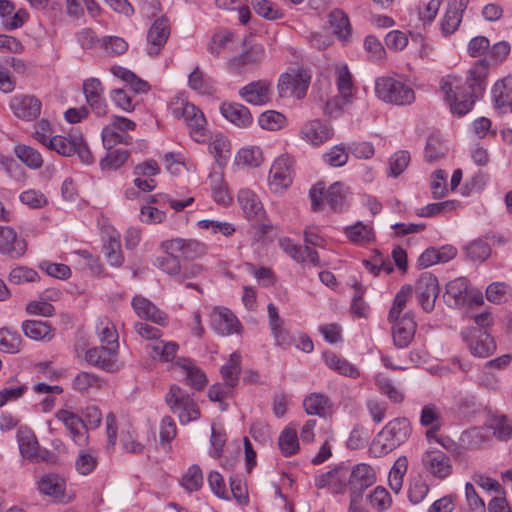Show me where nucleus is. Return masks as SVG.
Segmentation results:
<instances>
[{
  "label": "nucleus",
  "mask_w": 512,
  "mask_h": 512,
  "mask_svg": "<svg viewBox=\"0 0 512 512\" xmlns=\"http://www.w3.org/2000/svg\"><path fill=\"white\" fill-rule=\"evenodd\" d=\"M376 481L374 469L365 463L357 464L349 472L348 485L351 492V499L356 498L359 502L362 493Z\"/></svg>",
  "instance_id": "13"
},
{
  "label": "nucleus",
  "mask_w": 512,
  "mask_h": 512,
  "mask_svg": "<svg viewBox=\"0 0 512 512\" xmlns=\"http://www.w3.org/2000/svg\"><path fill=\"white\" fill-rule=\"evenodd\" d=\"M264 56V46L253 38L246 37L242 41L241 52L228 60V68L235 73H241L257 67L264 59Z\"/></svg>",
  "instance_id": "7"
},
{
  "label": "nucleus",
  "mask_w": 512,
  "mask_h": 512,
  "mask_svg": "<svg viewBox=\"0 0 512 512\" xmlns=\"http://www.w3.org/2000/svg\"><path fill=\"white\" fill-rule=\"evenodd\" d=\"M56 417L61 421L69 431L72 440L78 445H82L87 440L85 424L82 418L68 410H59Z\"/></svg>",
  "instance_id": "27"
},
{
  "label": "nucleus",
  "mask_w": 512,
  "mask_h": 512,
  "mask_svg": "<svg viewBox=\"0 0 512 512\" xmlns=\"http://www.w3.org/2000/svg\"><path fill=\"white\" fill-rule=\"evenodd\" d=\"M0 252L11 258H19L26 252V242L8 226H0Z\"/></svg>",
  "instance_id": "19"
},
{
  "label": "nucleus",
  "mask_w": 512,
  "mask_h": 512,
  "mask_svg": "<svg viewBox=\"0 0 512 512\" xmlns=\"http://www.w3.org/2000/svg\"><path fill=\"white\" fill-rule=\"evenodd\" d=\"M303 407L308 415L325 417L330 413L331 403L327 396L320 393H311L305 397Z\"/></svg>",
  "instance_id": "38"
},
{
  "label": "nucleus",
  "mask_w": 512,
  "mask_h": 512,
  "mask_svg": "<svg viewBox=\"0 0 512 512\" xmlns=\"http://www.w3.org/2000/svg\"><path fill=\"white\" fill-rule=\"evenodd\" d=\"M392 336L397 348H406L412 342L416 332V322L412 313H405L400 319L393 322Z\"/></svg>",
  "instance_id": "18"
},
{
  "label": "nucleus",
  "mask_w": 512,
  "mask_h": 512,
  "mask_svg": "<svg viewBox=\"0 0 512 512\" xmlns=\"http://www.w3.org/2000/svg\"><path fill=\"white\" fill-rule=\"evenodd\" d=\"M410 432L411 427L408 419L396 418L387 423L378 433L373 441V448L378 449L379 453L386 454L404 443Z\"/></svg>",
  "instance_id": "2"
},
{
  "label": "nucleus",
  "mask_w": 512,
  "mask_h": 512,
  "mask_svg": "<svg viewBox=\"0 0 512 512\" xmlns=\"http://www.w3.org/2000/svg\"><path fill=\"white\" fill-rule=\"evenodd\" d=\"M132 307L140 318L148 319L156 324L164 325L166 315L162 313L150 300L135 296L132 300Z\"/></svg>",
  "instance_id": "32"
},
{
  "label": "nucleus",
  "mask_w": 512,
  "mask_h": 512,
  "mask_svg": "<svg viewBox=\"0 0 512 512\" xmlns=\"http://www.w3.org/2000/svg\"><path fill=\"white\" fill-rule=\"evenodd\" d=\"M81 143V132L72 129L68 137L62 135L53 136L47 144V148L57 152L59 155L69 157L75 154L77 145Z\"/></svg>",
  "instance_id": "29"
},
{
  "label": "nucleus",
  "mask_w": 512,
  "mask_h": 512,
  "mask_svg": "<svg viewBox=\"0 0 512 512\" xmlns=\"http://www.w3.org/2000/svg\"><path fill=\"white\" fill-rule=\"evenodd\" d=\"M220 111L228 121L238 127H247L253 120L249 109L239 103H223Z\"/></svg>",
  "instance_id": "33"
},
{
  "label": "nucleus",
  "mask_w": 512,
  "mask_h": 512,
  "mask_svg": "<svg viewBox=\"0 0 512 512\" xmlns=\"http://www.w3.org/2000/svg\"><path fill=\"white\" fill-rule=\"evenodd\" d=\"M213 328L221 335L239 333L241 324L236 316L227 308L216 307L211 315Z\"/></svg>",
  "instance_id": "22"
},
{
  "label": "nucleus",
  "mask_w": 512,
  "mask_h": 512,
  "mask_svg": "<svg viewBox=\"0 0 512 512\" xmlns=\"http://www.w3.org/2000/svg\"><path fill=\"white\" fill-rule=\"evenodd\" d=\"M102 385L103 381L98 376L88 372H80L72 380V388L82 393L99 389Z\"/></svg>",
  "instance_id": "47"
},
{
  "label": "nucleus",
  "mask_w": 512,
  "mask_h": 512,
  "mask_svg": "<svg viewBox=\"0 0 512 512\" xmlns=\"http://www.w3.org/2000/svg\"><path fill=\"white\" fill-rule=\"evenodd\" d=\"M203 484V474L198 465H192L182 476L181 485L189 492L198 491Z\"/></svg>",
  "instance_id": "54"
},
{
  "label": "nucleus",
  "mask_w": 512,
  "mask_h": 512,
  "mask_svg": "<svg viewBox=\"0 0 512 512\" xmlns=\"http://www.w3.org/2000/svg\"><path fill=\"white\" fill-rule=\"evenodd\" d=\"M347 194V189L340 182H335L325 189L323 183H317L310 190V199L313 211L321 209L322 202L325 200L334 211L341 210Z\"/></svg>",
  "instance_id": "8"
},
{
  "label": "nucleus",
  "mask_w": 512,
  "mask_h": 512,
  "mask_svg": "<svg viewBox=\"0 0 512 512\" xmlns=\"http://www.w3.org/2000/svg\"><path fill=\"white\" fill-rule=\"evenodd\" d=\"M38 279V273L35 270L25 266L13 268L8 277L9 282L16 285L36 282Z\"/></svg>",
  "instance_id": "55"
},
{
  "label": "nucleus",
  "mask_w": 512,
  "mask_h": 512,
  "mask_svg": "<svg viewBox=\"0 0 512 512\" xmlns=\"http://www.w3.org/2000/svg\"><path fill=\"white\" fill-rule=\"evenodd\" d=\"M470 283L464 277L450 281L446 286L447 301L455 307H462L468 303Z\"/></svg>",
  "instance_id": "30"
},
{
  "label": "nucleus",
  "mask_w": 512,
  "mask_h": 512,
  "mask_svg": "<svg viewBox=\"0 0 512 512\" xmlns=\"http://www.w3.org/2000/svg\"><path fill=\"white\" fill-rule=\"evenodd\" d=\"M408 460L405 456L399 457L389 472V486L395 492L399 493L403 485V477L407 472Z\"/></svg>",
  "instance_id": "45"
},
{
  "label": "nucleus",
  "mask_w": 512,
  "mask_h": 512,
  "mask_svg": "<svg viewBox=\"0 0 512 512\" xmlns=\"http://www.w3.org/2000/svg\"><path fill=\"white\" fill-rule=\"evenodd\" d=\"M489 66L490 63L488 59L483 58L477 60L468 71L466 84L469 92L467 93L468 96L473 97L474 101L480 97L485 90Z\"/></svg>",
  "instance_id": "17"
},
{
  "label": "nucleus",
  "mask_w": 512,
  "mask_h": 512,
  "mask_svg": "<svg viewBox=\"0 0 512 512\" xmlns=\"http://www.w3.org/2000/svg\"><path fill=\"white\" fill-rule=\"evenodd\" d=\"M262 161V151L259 147L242 148L237 155L238 164L248 167H257Z\"/></svg>",
  "instance_id": "59"
},
{
  "label": "nucleus",
  "mask_w": 512,
  "mask_h": 512,
  "mask_svg": "<svg viewBox=\"0 0 512 512\" xmlns=\"http://www.w3.org/2000/svg\"><path fill=\"white\" fill-rule=\"evenodd\" d=\"M9 107L13 114L23 121H33L41 114L42 103L33 95H15Z\"/></svg>",
  "instance_id": "15"
},
{
  "label": "nucleus",
  "mask_w": 512,
  "mask_h": 512,
  "mask_svg": "<svg viewBox=\"0 0 512 512\" xmlns=\"http://www.w3.org/2000/svg\"><path fill=\"white\" fill-rule=\"evenodd\" d=\"M294 174V160L289 155H281L273 162L269 172V188L282 193L291 184Z\"/></svg>",
  "instance_id": "10"
},
{
  "label": "nucleus",
  "mask_w": 512,
  "mask_h": 512,
  "mask_svg": "<svg viewBox=\"0 0 512 512\" xmlns=\"http://www.w3.org/2000/svg\"><path fill=\"white\" fill-rule=\"evenodd\" d=\"M439 292L438 280L433 274L425 272L420 275L415 285V293L424 311L431 312L434 309Z\"/></svg>",
  "instance_id": "12"
},
{
  "label": "nucleus",
  "mask_w": 512,
  "mask_h": 512,
  "mask_svg": "<svg viewBox=\"0 0 512 512\" xmlns=\"http://www.w3.org/2000/svg\"><path fill=\"white\" fill-rule=\"evenodd\" d=\"M509 286L505 282L491 283L486 289L488 301L500 304L507 301Z\"/></svg>",
  "instance_id": "64"
},
{
  "label": "nucleus",
  "mask_w": 512,
  "mask_h": 512,
  "mask_svg": "<svg viewBox=\"0 0 512 512\" xmlns=\"http://www.w3.org/2000/svg\"><path fill=\"white\" fill-rule=\"evenodd\" d=\"M510 89L508 88L505 80H498L492 87L491 97L494 108L500 113H505L507 109L508 98L510 96Z\"/></svg>",
  "instance_id": "46"
},
{
  "label": "nucleus",
  "mask_w": 512,
  "mask_h": 512,
  "mask_svg": "<svg viewBox=\"0 0 512 512\" xmlns=\"http://www.w3.org/2000/svg\"><path fill=\"white\" fill-rule=\"evenodd\" d=\"M240 372L241 355L238 352H234L230 355L228 362L221 368V375L224 383L234 388L238 383Z\"/></svg>",
  "instance_id": "42"
},
{
  "label": "nucleus",
  "mask_w": 512,
  "mask_h": 512,
  "mask_svg": "<svg viewBox=\"0 0 512 512\" xmlns=\"http://www.w3.org/2000/svg\"><path fill=\"white\" fill-rule=\"evenodd\" d=\"M329 23L333 28L334 34L341 40H346L351 34V26L347 15L342 11L335 9L329 14Z\"/></svg>",
  "instance_id": "44"
},
{
  "label": "nucleus",
  "mask_w": 512,
  "mask_h": 512,
  "mask_svg": "<svg viewBox=\"0 0 512 512\" xmlns=\"http://www.w3.org/2000/svg\"><path fill=\"white\" fill-rule=\"evenodd\" d=\"M258 124L269 131H277L286 125V117L275 110H268L260 114Z\"/></svg>",
  "instance_id": "49"
},
{
  "label": "nucleus",
  "mask_w": 512,
  "mask_h": 512,
  "mask_svg": "<svg viewBox=\"0 0 512 512\" xmlns=\"http://www.w3.org/2000/svg\"><path fill=\"white\" fill-rule=\"evenodd\" d=\"M237 200L246 218L260 221L264 217L263 205L252 190L248 188L240 189Z\"/></svg>",
  "instance_id": "26"
},
{
  "label": "nucleus",
  "mask_w": 512,
  "mask_h": 512,
  "mask_svg": "<svg viewBox=\"0 0 512 512\" xmlns=\"http://www.w3.org/2000/svg\"><path fill=\"white\" fill-rule=\"evenodd\" d=\"M155 265L178 281L181 264L176 254H167L165 257L157 258Z\"/></svg>",
  "instance_id": "58"
},
{
  "label": "nucleus",
  "mask_w": 512,
  "mask_h": 512,
  "mask_svg": "<svg viewBox=\"0 0 512 512\" xmlns=\"http://www.w3.org/2000/svg\"><path fill=\"white\" fill-rule=\"evenodd\" d=\"M166 254H180L186 259H196L206 254V246L194 239L175 238L161 243Z\"/></svg>",
  "instance_id": "14"
},
{
  "label": "nucleus",
  "mask_w": 512,
  "mask_h": 512,
  "mask_svg": "<svg viewBox=\"0 0 512 512\" xmlns=\"http://www.w3.org/2000/svg\"><path fill=\"white\" fill-rule=\"evenodd\" d=\"M344 233L350 242L365 246L375 241L373 227L362 222H357L345 228Z\"/></svg>",
  "instance_id": "34"
},
{
  "label": "nucleus",
  "mask_w": 512,
  "mask_h": 512,
  "mask_svg": "<svg viewBox=\"0 0 512 512\" xmlns=\"http://www.w3.org/2000/svg\"><path fill=\"white\" fill-rule=\"evenodd\" d=\"M83 6H86L93 17L100 13V7L94 0H66V11L71 16L78 17L82 15Z\"/></svg>",
  "instance_id": "53"
},
{
  "label": "nucleus",
  "mask_w": 512,
  "mask_h": 512,
  "mask_svg": "<svg viewBox=\"0 0 512 512\" xmlns=\"http://www.w3.org/2000/svg\"><path fill=\"white\" fill-rule=\"evenodd\" d=\"M169 24L165 18L157 19L147 34V52L150 56H157L169 37Z\"/></svg>",
  "instance_id": "20"
},
{
  "label": "nucleus",
  "mask_w": 512,
  "mask_h": 512,
  "mask_svg": "<svg viewBox=\"0 0 512 512\" xmlns=\"http://www.w3.org/2000/svg\"><path fill=\"white\" fill-rule=\"evenodd\" d=\"M420 423L425 427L440 429L442 424L440 410L432 404L424 406L421 411Z\"/></svg>",
  "instance_id": "62"
},
{
  "label": "nucleus",
  "mask_w": 512,
  "mask_h": 512,
  "mask_svg": "<svg viewBox=\"0 0 512 512\" xmlns=\"http://www.w3.org/2000/svg\"><path fill=\"white\" fill-rule=\"evenodd\" d=\"M65 487V480L57 474H46L38 481L40 493L56 499L64 496Z\"/></svg>",
  "instance_id": "35"
},
{
  "label": "nucleus",
  "mask_w": 512,
  "mask_h": 512,
  "mask_svg": "<svg viewBox=\"0 0 512 512\" xmlns=\"http://www.w3.org/2000/svg\"><path fill=\"white\" fill-rule=\"evenodd\" d=\"M332 129L320 120L305 123L300 130V137L313 146H319L331 138Z\"/></svg>",
  "instance_id": "23"
},
{
  "label": "nucleus",
  "mask_w": 512,
  "mask_h": 512,
  "mask_svg": "<svg viewBox=\"0 0 512 512\" xmlns=\"http://www.w3.org/2000/svg\"><path fill=\"white\" fill-rule=\"evenodd\" d=\"M169 111L174 118L184 120L195 142L204 143L209 138L204 114L194 104L183 98H174Z\"/></svg>",
  "instance_id": "1"
},
{
  "label": "nucleus",
  "mask_w": 512,
  "mask_h": 512,
  "mask_svg": "<svg viewBox=\"0 0 512 512\" xmlns=\"http://www.w3.org/2000/svg\"><path fill=\"white\" fill-rule=\"evenodd\" d=\"M412 296V287L410 285H404L396 294L393 305L389 311L388 319L390 322H394L400 319V315L404 310L408 300Z\"/></svg>",
  "instance_id": "48"
},
{
  "label": "nucleus",
  "mask_w": 512,
  "mask_h": 512,
  "mask_svg": "<svg viewBox=\"0 0 512 512\" xmlns=\"http://www.w3.org/2000/svg\"><path fill=\"white\" fill-rule=\"evenodd\" d=\"M323 358L325 364L335 372L352 378H357L359 376V371L353 364L349 363L346 359L339 357L334 352H324Z\"/></svg>",
  "instance_id": "39"
},
{
  "label": "nucleus",
  "mask_w": 512,
  "mask_h": 512,
  "mask_svg": "<svg viewBox=\"0 0 512 512\" xmlns=\"http://www.w3.org/2000/svg\"><path fill=\"white\" fill-rule=\"evenodd\" d=\"M466 342L471 353L477 357H488L496 350L493 337L482 330L472 331Z\"/></svg>",
  "instance_id": "25"
},
{
  "label": "nucleus",
  "mask_w": 512,
  "mask_h": 512,
  "mask_svg": "<svg viewBox=\"0 0 512 512\" xmlns=\"http://www.w3.org/2000/svg\"><path fill=\"white\" fill-rule=\"evenodd\" d=\"M310 79V74L302 68L286 72L279 78L278 93L281 97L294 96L301 99L306 94Z\"/></svg>",
  "instance_id": "9"
},
{
  "label": "nucleus",
  "mask_w": 512,
  "mask_h": 512,
  "mask_svg": "<svg viewBox=\"0 0 512 512\" xmlns=\"http://www.w3.org/2000/svg\"><path fill=\"white\" fill-rule=\"evenodd\" d=\"M129 155L130 153L126 149L109 151L100 161V167L103 170H117L127 161Z\"/></svg>",
  "instance_id": "52"
},
{
  "label": "nucleus",
  "mask_w": 512,
  "mask_h": 512,
  "mask_svg": "<svg viewBox=\"0 0 512 512\" xmlns=\"http://www.w3.org/2000/svg\"><path fill=\"white\" fill-rule=\"evenodd\" d=\"M466 4V0L449 1L447 11L441 21V31L443 35L449 36L458 29L462 21Z\"/></svg>",
  "instance_id": "28"
},
{
  "label": "nucleus",
  "mask_w": 512,
  "mask_h": 512,
  "mask_svg": "<svg viewBox=\"0 0 512 512\" xmlns=\"http://www.w3.org/2000/svg\"><path fill=\"white\" fill-rule=\"evenodd\" d=\"M423 470L432 477L444 480L453 472L450 457L443 451L430 447L421 456Z\"/></svg>",
  "instance_id": "11"
},
{
  "label": "nucleus",
  "mask_w": 512,
  "mask_h": 512,
  "mask_svg": "<svg viewBox=\"0 0 512 512\" xmlns=\"http://www.w3.org/2000/svg\"><path fill=\"white\" fill-rule=\"evenodd\" d=\"M170 410L176 414L182 424L195 421L200 417L197 403L177 385H172L165 397Z\"/></svg>",
  "instance_id": "6"
},
{
  "label": "nucleus",
  "mask_w": 512,
  "mask_h": 512,
  "mask_svg": "<svg viewBox=\"0 0 512 512\" xmlns=\"http://www.w3.org/2000/svg\"><path fill=\"white\" fill-rule=\"evenodd\" d=\"M349 158V149L344 145H335L324 154V160L330 166L341 167L345 165Z\"/></svg>",
  "instance_id": "61"
},
{
  "label": "nucleus",
  "mask_w": 512,
  "mask_h": 512,
  "mask_svg": "<svg viewBox=\"0 0 512 512\" xmlns=\"http://www.w3.org/2000/svg\"><path fill=\"white\" fill-rule=\"evenodd\" d=\"M209 151L219 165H223L229 157L230 143L223 135H216L209 145Z\"/></svg>",
  "instance_id": "51"
},
{
  "label": "nucleus",
  "mask_w": 512,
  "mask_h": 512,
  "mask_svg": "<svg viewBox=\"0 0 512 512\" xmlns=\"http://www.w3.org/2000/svg\"><path fill=\"white\" fill-rule=\"evenodd\" d=\"M96 332L102 345L108 346L110 351L118 350V333L114 323L107 317L100 318L96 325Z\"/></svg>",
  "instance_id": "36"
},
{
  "label": "nucleus",
  "mask_w": 512,
  "mask_h": 512,
  "mask_svg": "<svg viewBox=\"0 0 512 512\" xmlns=\"http://www.w3.org/2000/svg\"><path fill=\"white\" fill-rule=\"evenodd\" d=\"M101 47L110 56H119L128 50V43L118 36H105L101 39Z\"/></svg>",
  "instance_id": "56"
},
{
  "label": "nucleus",
  "mask_w": 512,
  "mask_h": 512,
  "mask_svg": "<svg viewBox=\"0 0 512 512\" xmlns=\"http://www.w3.org/2000/svg\"><path fill=\"white\" fill-rule=\"evenodd\" d=\"M22 331L30 339L50 340L53 337V329L48 322L38 320H26L22 323Z\"/></svg>",
  "instance_id": "40"
},
{
  "label": "nucleus",
  "mask_w": 512,
  "mask_h": 512,
  "mask_svg": "<svg viewBox=\"0 0 512 512\" xmlns=\"http://www.w3.org/2000/svg\"><path fill=\"white\" fill-rule=\"evenodd\" d=\"M104 251L106 258L111 266L119 267L124 261L121 252L120 236L116 232H112L104 243Z\"/></svg>",
  "instance_id": "43"
},
{
  "label": "nucleus",
  "mask_w": 512,
  "mask_h": 512,
  "mask_svg": "<svg viewBox=\"0 0 512 512\" xmlns=\"http://www.w3.org/2000/svg\"><path fill=\"white\" fill-rule=\"evenodd\" d=\"M117 351H110L108 346L102 345L101 347H92L87 350L85 354L86 361L101 369L114 372L118 370V365L115 360Z\"/></svg>",
  "instance_id": "24"
},
{
  "label": "nucleus",
  "mask_w": 512,
  "mask_h": 512,
  "mask_svg": "<svg viewBox=\"0 0 512 512\" xmlns=\"http://www.w3.org/2000/svg\"><path fill=\"white\" fill-rule=\"evenodd\" d=\"M87 103L98 117L107 115V104L102 97L103 87L99 79L89 78L83 83Z\"/></svg>",
  "instance_id": "21"
},
{
  "label": "nucleus",
  "mask_w": 512,
  "mask_h": 512,
  "mask_svg": "<svg viewBox=\"0 0 512 512\" xmlns=\"http://www.w3.org/2000/svg\"><path fill=\"white\" fill-rule=\"evenodd\" d=\"M21 337L17 333L8 330H0V351L6 353H18L21 348Z\"/></svg>",
  "instance_id": "60"
},
{
  "label": "nucleus",
  "mask_w": 512,
  "mask_h": 512,
  "mask_svg": "<svg viewBox=\"0 0 512 512\" xmlns=\"http://www.w3.org/2000/svg\"><path fill=\"white\" fill-rule=\"evenodd\" d=\"M251 5L255 12L270 20H276L282 17V11L269 0H252Z\"/></svg>",
  "instance_id": "57"
},
{
  "label": "nucleus",
  "mask_w": 512,
  "mask_h": 512,
  "mask_svg": "<svg viewBox=\"0 0 512 512\" xmlns=\"http://www.w3.org/2000/svg\"><path fill=\"white\" fill-rule=\"evenodd\" d=\"M135 330L142 338L152 340L151 343L146 345V350L153 359L168 362L175 357L178 344L158 340L161 336L160 329L147 323L138 322L135 324Z\"/></svg>",
  "instance_id": "5"
},
{
  "label": "nucleus",
  "mask_w": 512,
  "mask_h": 512,
  "mask_svg": "<svg viewBox=\"0 0 512 512\" xmlns=\"http://www.w3.org/2000/svg\"><path fill=\"white\" fill-rule=\"evenodd\" d=\"M15 154L25 165H27L31 169H38L43 164L41 154L36 149L30 146H16Z\"/></svg>",
  "instance_id": "50"
},
{
  "label": "nucleus",
  "mask_w": 512,
  "mask_h": 512,
  "mask_svg": "<svg viewBox=\"0 0 512 512\" xmlns=\"http://www.w3.org/2000/svg\"><path fill=\"white\" fill-rule=\"evenodd\" d=\"M236 46L237 41L234 39V34L230 31H221L211 37L207 50L217 57L222 53L233 51Z\"/></svg>",
  "instance_id": "37"
},
{
  "label": "nucleus",
  "mask_w": 512,
  "mask_h": 512,
  "mask_svg": "<svg viewBox=\"0 0 512 512\" xmlns=\"http://www.w3.org/2000/svg\"><path fill=\"white\" fill-rule=\"evenodd\" d=\"M335 75L339 99L344 105H348L352 102L355 92L352 74L346 65H338L335 68Z\"/></svg>",
  "instance_id": "31"
},
{
  "label": "nucleus",
  "mask_w": 512,
  "mask_h": 512,
  "mask_svg": "<svg viewBox=\"0 0 512 512\" xmlns=\"http://www.w3.org/2000/svg\"><path fill=\"white\" fill-rule=\"evenodd\" d=\"M375 93L383 102L394 105H409L415 100L413 89L392 77H381L375 82Z\"/></svg>",
  "instance_id": "4"
},
{
  "label": "nucleus",
  "mask_w": 512,
  "mask_h": 512,
  "mask_svg": "<svg viewBox=\"0 0 512 512\" xmlns=\"http://www.w3.org/2000/svg\"><path fill=\"white\" fill-rule=\"evenodd\" d=\"M278 447L283 456L289 457L299 450V439L296 426L289 425L283 429L278 437Z\"/></svg>",
  "instance_id": "41"
},
{
  "label": "nucleus",
  "mask_w": 512,
  "mask_h": 512,
  "mask_svg": "<svg viewBox=\"0 0 512 512\" xmlns=\"http://www.w3.org/2000/svg\"><path fill=\"white\" fill-rule=\"evenodd\" d=\"M97 455L90 451H81L76 459V470L82 475L90 474L97 466Z\"/></svg>",
  "instance_id": "63"
},
{
  "label": "nucleus",
  "mask_w": 512,
  "mask_h": 512,
  "mask_svg": "<svg viewBox=\"0 0 512 512\" xmlns=\"http://www.w3.org/2000/svg\"><path fill=\"white\" fill-rule=\"evenodd\" d=\"M439 87L453 114L463 116L472 109L474 99L468 96L467 92L461 91L462 79L460 77L455 75L443 76L440 79Z\"/></svg>",
  "instance_id": "3"
},
{
  "label": "nucleus",
  "mask_w": 512,
  "mask_h": 512,
  "mask_svg": "<svg viewBox=\"0 0 512 512\" xmlns=\"http://www.w3.org/2000/svg\"><path fill=\"white\" fill-rule=\"evenodd\" d=\"M241 98L254 106L266 105L272 97V84L270 81L261 79L248 83L239 90Z\"/></svg>",
  "instance_id": "16"
}]
</instances>
